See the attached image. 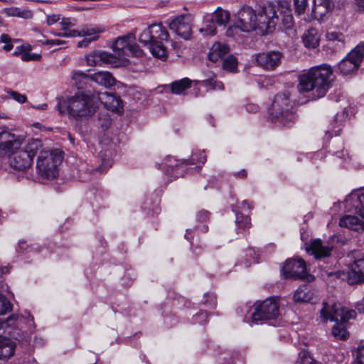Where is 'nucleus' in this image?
<instances>
[{
	"mask_svg": "<svg viewBox=\"0 0 364 364\" xmlns=\"http://www.w3.org/2000/svg\"><path fill=\"white\" fill-rule=\"evenodd\" d=\"M332 74L331 67L326 64L311 68L299 76L297 87L299 92L314 90V99L323 97L331 85L330 77Z\"/></svg>",
	"mask_w": 364,
	"mask_h": 364,
	"instance_id": "f257e3e1",
	"label": "nucleus"
},
{
	"mask_svg": "<svg viewBox=\"0 0 364 364\" xmlns=\"http://www.w3.org/2000/svg\"><path fill=\"white\" fill-rule=\"evenodd\" d=\"M56 108L60 114L68 112L75 119H83L92 117L98 105L95 95L88 91L78 92L67 100L58 99Z\"/></svg>",
	"mask_w": 364,
	"mask_h": 364,
	"instance_id": "f03ea898",
	"label": "nucleus"
},
{
	"mask_svg": "<svg viewBox=\"0 0 364 364\" xmlns=\"http://www.w3.org/2000/svg\"><path fill=\"white\" fill-rule=\"evenodd\" d=\"M356 313L354 310L342 306L341 304L323 301V308L321 309V316L324 320L336 322L332 327V335L339 340H346L349 334L346 328L345 323L350 319L355 318Z\"/></svg>",
	"mask_w": 364,
	"mask_h": 364,
	"instance_id": "7ed1b4c3",
	"label": "nucleus"
},
{
	"mask_svg": "<svg viewBox=\"0 0 364 364\" xmlns=\"http://www.w3.org/2000/svg\"><path fill=\"white\" fill-rule=\"evenodd\" d=\"M169 34L162 23H152L144 29L139 36V41L146 47H148L151 53L162 60L166 59L168 52L164 45V41H168Z\"/></svg>",
	"mask_w": 364,
	"mask_h": 364,
	"instance_id": "20e7f679",
	"label": "nucleus"
},
{
	"mask_svg": "<svg viewBox=\"0 0 364 364\" xmlns=\"http://www.w3.org/2000/svg\"><path fill=\"white\" fill-rule=\"evenodd\" d=\"M271 120L281 126H289L296 119L294 105L288 92L275 95L269 109Z\"/></svg>",
	"mask_w": 364,
	"mask_h": 364,
	"instance_id": "39448f33",
	"label": "nucleus"
},
{
	"mask_svg": "<svg viewBox=\"0 0 364 364\" xmlns=\"http://www.w3.org/2000/svg\"><path fill=\"white\" fill-rule=\"evenodd\" d=\"M43 146L39 139H33L25 149L15 151L9 158L11 166L18 171H24L31 165L33 156L37 154L38 149Z\"/></svg>",
	"mask_w": 364,
	"mask_h": 364,
	"instance_id": "423d86ee",
	"label": "nucleus"
},
{
	"mask_svg": "<svg viewBox=\"0 0 364 364\" xmlns=\"http://www.w3.org/2000/svg\"><path fill=\"white\" fill-rule=\"evenodd\" d=\"M73 80L79 90L87 89V85L91 82L109 88L116 84V79L108 71H100L93 74L87 75L82 72H75Z\"/></svg>",
	"mask_w": 364,
	"mask_h": 364,
	"instance_id": "0eeeda50",
	"label": "nucleus"
},
{
	"mask_svg": "<svg viewBox=\"0 0 364 364\" xmlns=\"http://www.w3.org/2000/svg\"><path fill=\"white\" fill-rule=\"evenodd\" d=\"M258 23L266 26V30L259 28V34L265 35L274 31L279 17L276 14V5L271 2L257 5Z\"/></svg>",
	"mask_w": 364,
	"mask_h": 364,
	"instance_id": "6e6552de",
	"label": "nucleus"
},
{
	"mask_svg": "<svg viewBox=\"0 0 364 364\" xmlns=\"http://www.w3.org/2000/svg\"><path fill=\"white\" fill-rule=\"evenodd\" d=\"M363 59L364 43H360L337 64V70L343 75L354 74Z\"/></svg>",
	"mask_w": 364,
	"mask_h": 364,
	"instance_id": "1a4fd4ad",
	"label": "nucleus"
},
{
	"mask_svg": "<svg viewBox=\"0 0 364 364\" xmlns=\"http://www.w3.org/2000/svg\"><path fill=\"white\" fill-rule=\"evenodd\" d=\"M285 279H294L311 282L314 277L306 272V264L301 258L287 259L282 269Z\"/></svg>",
	"mask_w": 364,
	"mask_h": 364,
	"instance_id": "9d476101",
	"label": "nucleus"
},
{
	"mask_svg": "<svg viewBox=\"0 0 364 364\" xmlns=\"http://www.w3.org/2000/svg\"><path fill=\"white\" fill-rule=\"evenodd\" d=\"M237 26L242 32L257 31L259 28L265 29L264 24L258 23L257 6L255 9L249 6H244L238 12Z\"/></svg>",
	"mask_w": 364,
	"mask_h": 364,
	"instance_id": "9b49d317",
	"label": "nucleus"
},
{
	"mask_svg": "<svg viewBox=\"0 0 364 364\" xmlns=\"http://www.w3.org/2000/svg\"><path fill=\"white\" fill-rule=\"evenodd\" d=\"M255 311L252 314L253 321L276 318L279 314V306L275 297H267L262 301L255 304Z\"/></svg>",
	"mask_w": 364,
	"mask_h": 364,
	"instance_id": "f8f14e48",
	"label": "nucleus"
},
{
	"mask_svg": "<svg viewBox=\"0 0 364 364\" xmlns=\"http://www.w3.org/2000/svg\"><path fill=\"white\" fill-rule=\"evenodd\" d=\"M344 2L345 0H314L312 16L315 19L323 20L333 11L335 6L340 8Z\"/></svg>",
	"mask_w": 364,
	"mask_h": 364,
	"instance_id": "ddd939ff",
	"label": "nucleus"
},
{
	"mask_svg": "<svg viewBox=\"0 0 364 364\" xmlns=\"http://www.w3.org/2000/svg\"><path fill=\"white\" fill-rule=\"evenodd\" d=\"M64 151L60 148L49 150L47 155V179H54L59 176V166L63 163Z\"/></svg>",
	"mask_w": 364,
	"mask_h": 364,
	"instance_id": "4468645a",
	"label": "nucleus"
},
{
	"mask_svg": "<svg viewBox=\"0 0 364 364\" xmlns=\"http://www.w3.org/2000/svg\"><path fill=\"white\" fill-rule=\"evenodd\" d=\"M87 65L89 66H98L103 64L118 67L117 58L112 53L103 50H94L85 56Z\"/></svg>",
	"mask_w": 364,
	"mask_h": 364,
	"instance_id": "2eb2a0df",
	"label": "nucleus"
},
{
	"mask_svg": "<svg viewBox=\"0 0 364 364\" xmlns=\"http://www.w3.org/2000/svg\"><path fill=\"white\" fill-rule=\"evenodd\" d=\"M170 30L185 40L191 38L192 29L188 15H180L168 23Z\"/></svg>",
	"mask_w": 364,
	"mask_h": 364,
	"instance_id": "dca6fc26",
	"label": "nucleus"
},
{
	"mask_svg": "<svg viewBox=\"0 0 364 364\" xmlns=\"http://www.w3.org/2000/svg\"><path fill=\"white\" fill-rule=\"evenodd\" d=\"M21 145V141L8 132H0V156L13 154Z\"/></svg>",
	"mask_w": 364,
	"mask_h": 364,
	"instance_id": "f3484780",
	"label": "nucleus"
},
{
	"mask_svg": "<svg viewBox=\"0 0 364 364\" xmlns=\"http://www.w3.org/2000/svg\"><path fill=\"white\" fill-rule=\"evenodd\" d=\"M282 53L278 51L258 53L255 55L257 65L266 70H274L281 63Z\"/></svg>",
	"mask_w": 364,
	"mask_h": 364,
	"instance_id": "a211bd4d",
	"label": "nucleus"
},
{
	"mask_svg": "<svg viewBox=\"0 0 364 364\" xmlns=\"http://www.w3.org/2000/svg\"><path fill=\"white\" fill-rule=\"evenodd\" d=\"M136 40V33L130 32L123 36L118 37L114 42L112 48L114 53L113 54L117 58L118 64L119 63V59L124 58L129 50L130 43H133Z\"/></svg>",
	"mask_w": 364,
	"mask_h": 364,
	"instance_id": "6ab92c4d",
	"label": "nucleus"
},
{
	"mask_svg": "<svg viewBox=\"0 0 364 364\" xmlns=\"http://www.w3.org/2000/svg\"><path fill=\"white\" fill-rule=\"evenodd\" d=\"M98 100L109 110L121 112L123 109V102L120 97L107 92H98Z\"/></svg>",
	"mask_w": 364,
	"mask_h": 364,
	"instance_id": "aec40b11",
	"label": "nucleus"
},
{
	"mask_svg": "<svg viewBox=\"0 0 364 364\" xmlns=\"http://www.w3.org/2000/svg\"><path fill=\"white\" fill-rule=\"evenodd\" d=\"M344 208L347 212L363 214V211H364V193L348 196L344 200Z\"/></svg>",
	"mask_w": 364,
	"mask_h": 364,
	"instance_id": "412c9836",
	"label": "nucleus"
},
{
	"mask_svg": "<svg viewBox=\"0 0 364 364\" xmlns=\"http://www.w3.org/2000/svg\"><path fill=\"white\" fill-rule=\"evenodd\" d=\"M276 5V14L279 12L282 21L285 28H289L293 26L294 18L290 1L287 0L278 1Z\"/></svg>",
	"mask_w": 364,
	"mask_h": 364,
	"instance_id": "4be33fe9",
	"label": "nucleus"
},
{
	"mask_svg": "<svg viewBox=\"0 0 364 364\" xmlns=\"http://www.w3.org/2000/svg\"><path fill=\"white\" fill-rule=\"evenodd\" d=\"M357 215H347L341 218L339 225L357 232H364V211Z\"/></svg>",
	"mask_w": 364,
	"mask_h": 364,
	"instance_id": "5701e85b",
	"label": "nucleus"
},
{
	"mask_svg": "<svg viewBox=\"0 0 364 364\" xmlns=\"http://www.w3.org/2000/svg\"><path fill=\"white\" fill-rule=\"evenodd\" d=\"M307 252L313 255L316 259L329 257L332 247L322 245L321 240L316 239L311 241L309 247H306Z\"/></svg>",
	"mask_w": 364,
	"mask_h": 364,
	"instance_id": "b1692460",
	"label": "nucleus"
},
{
	"mask_svg": "<svg viewBox=\"0 0 364 364\" xmlns=\"http://www.w3.org/2000/svg\"><path fill=\"white\" fill-rule=\"evenodd\" d=\"M302 41L306 48H315L319 45L320 36L317 29L310 28L302 36Z\"/></svg>",
	"mask_w": 364,
	"mask_h": 364,
	"instance_id": "393cba45",
	"label": "nucleus"
},
{
	"mask_svg": "<svg viewBox=\"0 0 364 364\" xmlns=\"http://www.w3.org/2000/svg\"><path fill=\"white\" fill-rule=\"evenodd\" d=\"M15 343L11 339L0 336V359L9 358L14 354Z\"/></svg>",
	"mask_w": 364,
	"mask_h": 364,
	"instance_id": "a878e982",
	"label": "nucleus"
},
{
	"mask_svg": "<svg viewBox=\"0 0 364 364\" xmlns=\"http://www.w3.org/2000/svg\"><path fill=\"white\" fill-rule=\"evenodd\" d=\"M228 52L229 48L227 45L215 43L213 45L208 53V59L212 62H217Z\"/></svg>",
	"mask_w": 364,
	"mask_h": 364,
	"instance_id": "bb28decb",
	"label": "nucleus"
},
{
	"mask_svg": "<svg viewBox=\"0 0 364 364\" xmlns=\"http://www.w3.org/2000/svg\"><path fill=\"white\" fill-rule=\"evenodd\" d=\"M351 273L355 282H364V258L354 261L351 267Z\"/></svg>",
	"mask_w": 364,
	"mask_h": 364,
	"instance_id": "cd10ccee",
	"label": "nucleus"
},
{
	"mask_svg": "<svg viewBox=\"0 0 364 364\" xmlns=\"http://www.w3.org/2000/svg\"><path fill=\"white\" fill-rule=\"evenodd\" d=\"M36 181L44 184L46 181V156H43V151H41L36 162Z\"/></svg>",
	"mask_w": 364,
	"mask_h": 364,
	"instance_id": "c85d7f7f",
	"label": "nucleus"
},
{
	"mask_svg": "<svg viewBox=\"0 0 364 364\" xmlns=\"http://www.w3.org/2000/svg\"><path fill=\"white\" fill-rule=\"evenodd\" d=\"M210 16L217 25L225 26L230 20V14L218 8Z\"/></svg>",
	"mask_w": 364,
	"mask_h": 364,
	"instance_id": "c756f323",
	"label": "nucleus"
},
{
	"mask_svg": "<svg viewBox=\"0 0 364 364\" xmlns=\"http://www.w3.org/2000/svg\"><path fill=\"white\" fill-rule=\"evenodd\" d=\"M192 81L185 77L179 80H176L171 84V90L173 94L179 95L184 90L191 87Z\"/></svg>",
	"mask_w": 364,
	"mask_h": 364,
	"instance_id": "7c9ffc66",
	"label": "nucleus"
},
{
	"mask_svg": "<svg viewBox=\"0 0 364 364\" xmlns=\"http://www.w3.org/2000/svg\"><path fill=\"white\" fill-rule=\"evenodd\" d=\"M101 159V165L96 169L100 172H105L112 165V151L110 150L102 151L99 154Z\"/></svg>",
	"mask_w": 364,
	"mask_h": 364,
	"instance_id": "2f4dec72",
	"label": "nucleus"
},
{
	"mask_svg": "<svg viewBox=\"0 0 364 364\" xmlns=\"http://www.w3.org/2000/svg\"><path fill=\"white\" fill-rule=\"evenodd\" d=\"M215 74L210 73L207 79L203 80L200 82L201 85L205 87H208L210 90H220L224 89V85L221 82L216 80Z\"/></svg>",
	"mask_w": 364,
	"mask_h": 364,
	"instance_id": "473e14b6",
	"label": "nucleus"
},
{
	"mask_svg": "<svg viewBox=\"0 0 364 364\" xmlns=\"http://www.w3.org/2000/svg\"><path fill=\"white\" fill-rule=\"evenodd\" d=\"M112 124V119L107 112H100L96 120V125L105 131Z\"/></svg>",
	"mask_w": 364,
	"mask_h": 364,
	"instance_id": "72a5a7b5",
	"label": "nucleus"
},
{
	"mask_svg": "<svg viewBox=\"0 0 364 364\" xmlns=\"http://www.w3.org/2000/svg\"><path fill=\"white\" fill-rule=\"evenodd\" d=\"M104 31V28L93 25H85L81 28V36L85 37H92V36H99Z\"/></svg>",
	"mask_w": 364,
	"mask_h": 364,
	"instance_id": "f704fd0d",
	"label": "nucleus"
},
{
	"mask_svg": "<svg viewBox=\"0 0 364 364\" xmlns=\"http://www.w3.org/2000/svg\"><path fill=\"white\" fill-rule=\"evenodd\" d=\"M327 41L329 43L337 42L338 47H343L345 44V36L337 31H328L326 35Z\"/></svg>",
	"mask_w": 364,
	"mask_h": 364,
	"instance_id": "c9c22d12",
	"label": "nucleus"
},
{
	"mask_svg": "<svg viewBox=\"0 0 364 364\" xmlns=\"http://www.w3.org/2000/svg\"><path fill=\"white\" fill-rule=\"evenodd\" d=\"M24 317L22 315L14 314L6 319L0 318V330L15 326L19 319H22Z\"/></svg>",
	"mask_w": 364,
	"mask_h": 364,
	"instance_id": "e433bc0d",
	"label": "nucleus"
},
{
	"mask_svg": "<svg viewBox=\"0 0 364 364\" xmlns=\"http://www.w3.org/2000/svg\"><path fill=\"white\" fill-rule=\"evenodd\" d=\"M6 14L11 16H16L25 19L31 18L33 14L31 11L26 9H20L18 8H11L6 10Z\"/></svg>",
	"mask_w": 364,
	"mask_h": 364,
	"instance_id": "4c0bfd02",
	"label": "nucleus"
},
{
	"mask_svg": "<svg viewBox=\"0 0 364 364\" xmlns=\"http://www.w3.org/2000/svg\"><path fill=\"white\" fill-rule=\"evenodd\" d=\"M237 59L232 55H230L224 59L223 67L225 70L235 73L237 70Z\"/></svg>",
	"mask_w": 364,
	"mask_h": 364,
	"instance_id": "58836bf2",
	"label": "nucleus"
},
{
	"mask_svg": "<svg viewBox=\"0 0 364 364\" xmlns=\"http://www.w3.org/2000/svg\"><path fill=\"white\" fill-rule=\"evenodd\" d=\"M215 23L211 19L210 16H205V27L200 28V33L205 32L207 35L214 36L216 33Z\"/></svg>",
	"mask_w": 364,
	"mask_h": 364,
	"instance_id": "ea45409f",
	"label": "nucleus"
},
{
	"mask_svg": "<svg viewBox=\"0 0 364 364\" xmlns=\"http://www.w3.org/2000/svg\"><path fill=\"white\" fill-rule=\"evenodd\" d=\"M235 223L238 228L245 230L250 228L251 226L250 218L247 215H244L242 213H236Z\"/></svg>",
	"mask_w": 364,
	"mask_h": 364,
	"instance_id": "a19ab883",
	"label": "nucleus"
},
{
	"mask_svg": "<svg viewBox=\"0 0 364 364\" xmlns=\"http://www.w3.org/2000/svg\"><path fill=\"white\" fill-rule=\"evenodd\" d=\"M294 14L300 16L305 14L308 7V0H293Z\"/></svg>",
	"mask_w": 364,
	"mask_h": 364,
	"instance_id": "79ce46f5",
	"label": "nucleus"
},
{
	"mask_svg": "<svg viewBox=\"0 0 364 364\" xmlns=\"http://www.w3.org/2000/svg\"><path fill=\"white\" fill-rule=\"evenodd\" d=\"M144 55V51L140 48L139 46L134 43H130L129 46V50L126 56H133L140 58Z\"/></svg>",
	"mask_w": 364,
	"mask_h": 364,
	"instance_id": "37998d69",
	"label": "nucleus"
},
{
	"mask_svg": "<svg viewBox=\"0 0 364 364\" xmlns=\"http://www.w3.org/2000/svg\"><path fill=\"white\" fill-rule=\"evenodd\" d=\"M190 161L192 164H204L206 161V155L203 151L195 152L192 154Z\"/></svg>",
	"mask_w": 364,
	"mask_h": 364,
	"instance_id": "c03bdc74",
	"label": "nucleus"
},
{
	"mask_svg": "<svg viewBox=\"0 0 364 364\" xmlns=\"http://www.w3.org/2000/svg\"><path fill=\"white\" fill-rule=\"evenodd\" d=\"M13 305L7 297H0V314H5L12 310Z\"/></svg>",
	"mask_w": 364,
	"mask_h": 364,
	"instance_id": "a18cd8bd",
	"label": "nucleus"
},
{
	"mask_svg": "<svg viewBox=\"0 0 364 364\" xmlns=\"http://www.w3.org/2000/svg\"><path fill=\"white\" fill-rule=\"evenodd\" d=\"M6 93L11 97H12L14 100H15L16 102H18L19 103H21V104L24 103L27 100V97L26 96V95L21 94L18 92H16V91H14L11 90H6Z\"/></svg>",
	"mask_w": 364,
	"mask_h": 364,
	"instance_id": "49530a36",
	"label": "nucleus"
},
{
	"mask_svg": "<svg viewBox=\"0 0 364 364\" xmlns=\"http://www.w3.org/2000/svg\"><path fill=\"white\" fill-rule=\"evenodd\" d=\"M77 20L73 18H63L60 22L61 28L63 31H67L70 28L76 26Z\"/></svg>",
	"mask_w": 364,
	"mask_h": 364,
	"instance_id": "de8ad7c7",
	"label": "nucleus"
},
{
	"mask_svg": "<svg viewBox=\"0 0 364 364\" xmlns=\"http://www.w3.org/2000/svg\"><path fill=\"white\" fill-rule=\"evenodd\" d=\"M55 35H57L58 36H63V37H76V36H81V29H73V30H67L64 33H55Z\"/></svg>",
	"mask_w": 364,
	"mask_h": 364,
	"instance_id": "09e8293b",
	"label": "nucleus"
},
{
	"mask_svg": "<svg viewBox=\"0 0 364 364\" xmlns=\"http://www.w3.org/2000/svg\"><path fill=\"white\" fill-rule=\"evenodd\" d=\"M99 37L100 36H94L92 37H85L82 41L78 42L77 47L86 48L91 42L97 41L99 38Z\"/></svg>",
	"mask_w": 364,
	"mask_h": 364,
	"instance_id": "8fccbe9b",
	"label": "nucleus"
},
{
	"mask_svg": "<svg viewBox=\"0 0 364 364\" xmlns=\"http://www.w3.org/2000/svg\"><path fill=\"white\" fill-rule=\"evenodd\" d=\"M165 166L167 167V171H168V168H171L172 171L176 167L178 166L177 161L172 156H167L165 159Z\"/></svg>",
	"mask_w": 364,
	"mask_h": 364,
	"instance_id": "3c124183",
	"label": "nucleus"
},
{
	"mask_svg": "<svg viewBox=\"0 0 364 364\" xmlns=\"http://www.w3.org/2000/svg\"><path fill=\"white\" fill-rule=\"evenodd\" d=\"M353 363L364 364V345L358 347L357 351V360Z\"/></svg>",
	"mask_w": 364,
	"mask_h": 364,
	"instance_id": "603ef678",
	"label": "nucleus"
},
{
	"mask_svg": "<svg viewBox=\"0 0 364 364\" xmlns=\"http://www.w3.org/2000/svg\"><path fill=\"white\" fill-rule=\"evenodd\" d=\"M60 19V16L59 14H53L50 16H47V25H53L57 23Z\"/></svg>",
	"mask_w": 364,
	"mask_h": 364,
	"instance_id": "864d4df0",
	"label": "nucleus"
},
{
	"mask_svg": "<svg viewBox=\"0 0 364 364\" xmlns=\"http://www.w3.org/2000/svg\"><path fill=\"white\" fill-rule=\"evenodd\" d=\"M240 28L237 26V22L234 26H229L226 31V36L228 37H234Z\"/></svg>",
	"mask_w": 364,
	"mask_h": 364,
	"instance_id": "5fc2aeb1",
	"label": "nucleus"
},
{
	"mask_svg": "<svg viewBox=\"0 0 364 364\" xmlns=\"http://www.w3.org/2000/svg\"><path fill=\"white\" fill-rule=\"evenodd\" d=\"M210 213L207 210H200L197 215L198 220L200 221H205L209 218Z\"/></svg>",
	"mask_w": 364,
	"mask_h": 364,
	"instance_id": "6e6d98bb",
	"label": "nucleus"
},
{
	"mask_svg": "<svg viewBox=\"0 0 364 364\" xmlns=\"http://www.w3.org/2000/svg\"><path fill=\"white\" fill-rule=\"evenodd\" d=\"M29 248H31V247L26 243V242H19L16 250L18 252L23 253L24 252H28V250Z\"/></svg>",
	"mask_w": 364,
	"mask_h": 364,
	"instance_id": "4d7b16f0",
	"label": "nucleus"
},
{
	"mask_svg": "<svg viewBox=\"0 0 364 364\" xmlns=\"http://www.w3.org/2000/svg\"><path fill=\"white\" fill-rule=\"evenodd\" d=\"M294 301L296 303H308L310 302L311 297H294Z\"/></svg>",
	"mask_w": 364,
	"mask_h": 364,
	"instance_id": "13d9d810",
	"label": "nucleus"
},
{
	"mask_svg": "<svg viewBox=\"0 0 364 364\" xmlns=\"http://www.w3.org/2000/svg\"><path fill=\"white\" fill-rule=\"evenodd\" d=\"M21 59L23 61H29V60H34L36 58H34V57H32V54L23 53L21 55Z\"/></svg>",
	"mask_w": 364,
	"mask_h": 364,
	"instance_id": "bf43d9fd",
	"label": "nucleus"
},
{
	"mask_svg": "<svg viewBox=\"0 0 364 364\" xmlns=\"http://www.w3.org/2000/svg\"><path fill=\"white\" fill-rule=\"evenodd\" d=\"M0 42L4 43H10V42H11V38L7 34H2L0 36Z\"/></svg>",
	"mask_w": 364,
	"mask_h": 364,
	"instance_id": "052dcab7",
	"label": "nucleus"
},
{
	"mask_svg": "<svg viewBox=\"0 0 364 364\" xmlns=\"http://www.w3.org/2000/svg\"><path fill=\"white\" fill-rule=\"evenodd\" d=\"M356 309L359 312L364 313V299L360 302L357 303Z\"/></svg>",
	"mask_w": 364,
	"mask_h": 364,
	"instance_id": "680f3d73",
	"label": "nucleus"
},
{
	"mask_svg": "<svg viewBox=\"0 0 364 364\" xmlns=\"http://www.w3.org/2000/svg\"><path fill=\"white\" fill-rule=\"evenodd\" d=\"M10 269H11V266L10 265H7V266H4V267H0V273H1V274L3 275V274L9 273Z\"/></svg>",
	"mask_w": 364,
	"mask_h": 364,
	"instance_id": "e2e57ef3",
	"label": "nucleus"
},
{
	"mask_svg": "<svg viewBox=\"0 0 364 364\" xmlns=\"http://www.w3.org/2000/svg\"><path fill=\"white\" fill-rule=\"evenodd\" d=\"M63 43L62 41H60L58 39H55V40H47V45H52V46H54V45H60Z\"/></svg>",
	"mask_w": 364,
	"mask_h": 364,
	"instance_id": "0e129e2a",
	"label": "nucleus"
},
{
	"mask_svg": "<svg viewBox=\"0 0 364 364\" xmlns=\"http://www.w3.org/2000/svg\"><path fill=\"white\" fill-rule=\"evenodd\" d=\"M13 48H14V46L11 43V42H10V43H6V45L3 47V49L5 51L9 52V51L11 50Z\"/></svg>",
	"mask_w": 364,
	"mask_h": 364,
	"instance_id": "69168bd1",
	"label": "nucleus"
},
{
	"mask_svg": "<svg viewBox=\"0 0 364 364\" xmlns=\"http://www.w3.org/2000/svg\"><path fill=\"white\" fill-rule=\"evenodd\" d=\"M23 51V46H21L16 48L15 51L14 52V55H18L20 54H22V52Z\"/></svg>",
	"mask_w": 364,
	"mask_h": 364,
	"instance_id": "338daca9",
	"label": "nucleus"
},
{
	"mask_svg": "<svg viewBox=\"0 0 364 364\" xmlns=\"http://www.w3.org/2000/svg\"><path fill=\"white\" fill-rule=\"evenodd\" d=\"M357 6L364 11V0H355Z\"/></svg>",
	"mask_w": 364,
	"mask_h": 364,
	"instance_id": "774afa93",
	"label": "nucleus"
}]
</instances>
